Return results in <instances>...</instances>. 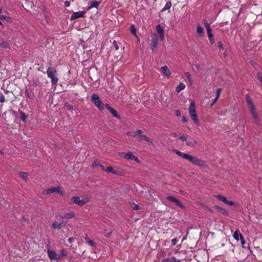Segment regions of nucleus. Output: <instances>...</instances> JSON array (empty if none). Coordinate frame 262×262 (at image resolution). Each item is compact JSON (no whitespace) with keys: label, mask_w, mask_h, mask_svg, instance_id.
Instances as JSON below:
<instances>
[{"label":"nucleus","mask_w":262,"mask_h":262,"mask_svg":"<svg viewBox=\"0 0 262 262\" xmlns=\"http://www.w3.org/2000/svg\"><path fill=\"white\" fill-rule=\"evenodd\" d=\"M121 155H124V158L126 160H132L136 161L137 163H139L140 161L138 158L135 156L131 152H128L127 153H120Z\"/></svg>","instance_id":"obj_9"},{"label":"nucleus","mask_w":262,"mask_h":262,"mask_svg":"<svg viewBox=\"0 0 262 262\" xmlns=\"http://www.w3.org/2000/svg\"><path fill=\"white\" fill-rule=\"evenodd\" d=\"M181 158L187 159L191 163L200 166L202 167L205 165V162L204 161H202L196 157H192L186 154H182L181 152Z\"/></svg>","instance_id":"obj_3"},{"label":"nucleus","mask_w":262,"mask_h":262,"mask_svg":"<svg viewBox=\"0 0 262 262\" xmlns=\"http://www.w3.org/2000/svg\"><path fill=\"white\" fill-rule=\"evenodd\" d=\"M5 101V98L2 92L0 91V102H4Z\"/></svg>","instance_id":"obj_37"},{"label":"nucleus","mask_w":262,"mask_h":262,"mask_svg":"<svg viewBox=\"0 0 262 262\" xmlns=\"http://www.w3.org/2000/svg\"><path fill=\"white\" fill-rule=\"evenodd\" d=\"M182 121L185 122L187 121L186 118L185 117H183Z\"/></svg>","instance_id":"obj_53"},{"label":"nucleus","mask_w":262,"mask_h":262,"mask_svg":"<svg viewBox=\"0 0 262 262\" xmlns=\"http://www.w3.org/2000/svg\"><path fill=\"white\" fill-rule=\"evenodd\" d=\"M241 235H242V234L240 233L239 230L237 229L233 233V236L235 240L238 241L241 237Z\"/></svg>","instance_id":"obj_22"},{"label":"nucleus","mask_w":262,"mask_h":262,"mask_svg":"<svg viewBox=\"0 0 262 262\" xmlns=\"http://www.w3.org/2000/svg\"><path fill=\"white\" fill-rule=\"evenodd\" d=\"M47 252H48V256L51 260H57L58 259L57 255L54 251L48 250L47 251Z\"/></svg>","instance_id":"obj_17"},{"label":"nucleus","mask_w":262,"mask_h":262,"mask_svg":"<svg viewBox=\"0 0 262 262\" xmlns=\"http://www.w3.org/2000/svg\"><path fill=\"white\" fill-rule=\"evenodd\" d=\"M66 252L65 250L64 249H62L60 251V254L58 255V256H57L58 259L62 258V257H63L64 256H66Z\"/></svg>","instance_id":"obj_31"},{"label":"nucleus","mask_w":262,"mask_h":262,"mask_svg":"<svg viewBox=\"0 0 262 262\" xmlns=\"http://www.w3.org/2000/svg\"><path fill=\"white\" fill-rule=\"evenodd\" d=\"M215 197L220 201L223 202L224 203L229 205V206H233L234 205V203L233 202L228 201L227 199L223 195L217 194L215 195Z\"/></svg>","instance_id":"obj_13"},{"label":"nucleus","mask_w":262,"mask_h":262,"mask_svg":"<svg viewBox=\"0 0 262 262\" xmlns=\"http://www.w3.org/2000/svg\"><path fill=\"white\" fill-rule=\"evenodd\" d=\"M99 4L100 3L99 2H97L96 1H93L91 3L90 5L88 7L87 10H90L93 8H97L98 7Z\"/></svg>","instance_id":"obj_20"},{"label":"nucleus","mask_w":262,"mask_h":262,"mask_svg":"<svg viewBox=\"0 0 262 262\" xmlns=\"http://www.w3.org/2000/svg\"><path fill=\"white\" fill-rule=\"evenodd\" d=\"M26 115L25 114V113H23V112H21L20 113V119L23 121H25L26 120Z\"/></svg>","instance_id":"obj_38"},{"label":"nucleus","mask_w":262,"mask_h":262,"mask_svg":"<svg viewBox=\"0 0 262 262\" xmlns=\"http://www.w3.org/2000/svg\"><path fill=\"white\" fill-rule=\"evenodd\" d=\"M100 164H99V163L97 162V161H95L93 164H92V167H96L97 166H99Z\"/></svg>","instance_id":"obj_41"},{"label":"nucleus","mask_w":262,"mask_h":262,"mask_svg":"<svg viewBox=\"0 0 262 262\" xmlns=\"http://www.w3.org/2000/svg\"><path fill=\"white\" fill-rule=\"evenodd\" d=\"M141 133V130H138L136 132L134 133L133 135L131 133H129V132H128L127 133V135L133 136V137H136V136H137V135H139V140H142L144 139L148 142L150 141V139L149 137H148L144 135H140Z\"/></svg>","instance_id":"obj_8"},{"label":"nucleus","mask_w":262,"mask_h":262,"mask_svg":"<svg viewBox=\"0 0 262 262\" xmlns=\"http://www.w3.org/2000/svg\"><path fill=\"white\" fill-rule=\"evenodd\" d=\"M204 26L206 28V31H207V33H209V32H212V30L211 29V27H210V24H208L207 22H205L204 23Z\"/></svg>","instance_id":"obj_30"},{"label":"nucleus","mask_w":262,"mask_h":262,"mask_svg":"<svg viewBox=\"0 0 262 262\" xmlns=\"http://www.w3.org/2000/svg\"><path fill=\"white\" fill-rule=\"evenodd\" d=\"M87 243L91 246L94 247L96 246L95 243L91 239L89 240V241L87 242Z\"/></svg>","instance_id":"obj_39"},{"label":"nucleus","mask_w":262,"mask_h":262,"mask_svg":"<svg viewBox=\"0 0 262 262\" xmlns=\"http://www.w3.org/2000/svg\"><path fill=\"white\" fill-rule=\"evenodd\" d=\"M160 71L163 74V75L165 77L167 78L170 77L171 75V72H170L168 67L166 66L161 67Z\"/></svg>","instance_id":"obj_15"},{"label":"nucleus","mask_w":262,"mask_h":262,"mask_svg":"<svg viewBox=\"0 0 262 262\" xmlns=\"http://www.w3.org/2000/svg\"><path fill=\"white\" fill-rule=\"evenodd\" d=\"M176 115L177 116H180V111H179V110H177L176 112Z\"/></svg>","instance_id":"obj_48"},{"label":"nucleus","mask_w":262,"mask_h":262,"mask_svg":"<svg viewBox=\"0 0 262 262\" xmlns=\"http://www.w3.org/2000/svg\"><path fill=\"white\" fill-rule=\"evenodd\" d=\"M85 14V11H78L74 12L71 17V20H74L79 18H82L84 17Z\"/></svg>","instance_id":"obj_10"},{"label":"nucleus","mask_w":262,"mask_h":262,"mask_svg":"<svg viewBox=\"0 0 262 262\" xmlns=\"http://www.w3.org/2000/svg\"><path fill=\"white\" fill-rule=\"evenodd\" d=\"M156 31L159 35L160 39L163 40L164 39V32L163 29L160 25H158L156 26Z\"/></svg>","instance_id":"obj_16"},{"label":"nucleus","mask_w":262,"mask_h":262,"mask_svg":"<svg viewBox=\"0 0 262 262\" xmlns=\"http://www.w3.org/2000/svg\"><path fill=\"white\" fill-rule=\"evenodd\" d=\"M179 260L177 259L174 257H171L168 258H164L162 262H178Z\"/></svg>","instance_id":"obj_23"},{"label":"nucleus","mask_w":262,"mask_h":262,"mask_svg":"<svg viewBox=\"0 0 262 262\" xmlns=\"http://www.w3.org/2000/svg\"><path fill=\"white\" fill-rule=\"evenodd\" d=\"M75 216V214L73 212H70L64 214L63 216H61L63 219H70L73 218Z\"/></svg>","instance_id":"obj_24"},{"label":"nucleus","mask_w":262,"mask_h":262,"mask_svg":"<svg viewBox=\"0 0 262 262\" xmlns=\"http://www.w3.org/2000/svg\"><path fill=\"white\" fill-rule=\"evenodd\" d=\"M19 176L24 180H26L28 176V173L27 172H21L19 173Z\"/></svg>","instance_id":"obj_33"},{"label":"nucleus","mask_w":262,"mask_h":262,"mask_svg":"<svg viewBox=\"0 0 262 262\" xmlns=\"http://www.w3.org/2000/svg\"><path fill=\"white\" fill-rule=\"evenodd\" d=\"M130 32L133 34L135 36L137 37V35L136 34V29L134 25H132L129 28Z\"/></svg>","instance_id":"obj_26"},{"label":"nucleus","mask_w":262,"mask_h":262,"mask_svg":"<svg viewBox=\"0 0 262 262\" xmlns=\"http://www.w3.org/2000/svg\"><path fill=\"white\" fill-rule=\"evenodd\" d=\"M171 3L170 2H167L166 3L165 6L164 7V8L162 9L161 11L163 12V11H165L166 10L169 9L171 7Z\"/></svg>","instance_id":"obj_28"},{"label":"nucleus","mask_w":262,"mask_h":262,"mask_svg":"<svg viewBox=\"0 0 262 262\" xmlns=\"http://www.w3.org/2000/svg\"><path fill=\"white\" fill-rule=\"evenodd\" d=\"M207 35H208V38L209 39L210 43L211 45H213L214 43V37H213V35L212 32L207 33Z\"/></svg>","instance_id":"obj_27"},{"label":"nucleus","mask_w":262,"mask_h":262,"mask_svg":"<svg viewBox=\"0 0 262 262\" xmlns=\"http://www.w3.org/2000/svg\"><path fill=\"white\" fill-rule=\"evenodd\" d=\"M189 114L190 118L193 121V122L198 126H200V123L198 120V116L196 112L195 103L194 101H191L189 108Z\"/></svg>","instance_id":"obj_2"},{"label":"nucleus","mask_w":262,"mask_h":262,"mask_svg":"<svg viewBox=\"0 0 262 262\" xmlns=\"http://www.w3.org/2000/svg\"><path fill=\"white\" fill-rule=\"evenodd\" d=\"M52 227L54 229H60L61 227V224L57 222L53 223Z\"/></svg>","instance_id":"obj_29"},{"label":"nucleus","mask_w":262,"mask_h":262,"mask_svg":"<svg viewBox=\"0 0 262 262\" xmlns=\"http://www.w3.org/2000/svg\"><path fill=\"white\" fill-rule=\"evenodd\" d=\"M181 142L183 144H185L186 145L191 146V147L194 146V144L193 142L191 141H187L186 138L185 137L181 136Z\"/></svg>","instance_id":"obj_18"},{"label":"nucleus","mask_w":262,"mask_h":262,"mask_svg":"<svg viewBox=\"0 0 262 262\" xmlns=\"http://www.w3.org/2000/svg\"><path fill=\"white\" fill-rule=\"evenodd\" d=\"M99 166L101 167V168L102 169V170L105 171L106 168H105V167L104 166L100 164Z\"/></svg>","instance_id":"obj_49"},{"label":"nucleus","mask_w":262,"mask_h":262,"mask_svg":"<svg viewBox=\"0 0 262 262\" xmlns=\"http://www.w3.org/2000/svg\"><path fill=\"white\" fill-rule=\"evenodd\" d=\"M176 153L177 154H178V155L180 156V151H176Z\"/></svg>","instance_id":"obj_56"},{"label":"nucleus","mask_w":262,"mask_h":262,"mask_svg":"<svg viewBox=\"0 0 262 262\" xmlns=\"http://www.w3.org/2000/svg\"><path fill=\"white\" fill-rule=\"evenodd\" d=\"M239 239L241 240V244L243 245L245 244V241L244 237L243 235H241V237H240Z\"/></svg>","instance_id":"obj_43"},{"label":"nucleus","mask_w":262,"mask_h":262,"mask_svg":"<svg viewBox=\"0 0 262 262\" xmlns=\"http://www.w3.org/2000/svg\"><path fill=\"white\" fill-rule=\"evenodd\" d=\"M56 192L60 195L63 194V192L61 188L59 186L54 187L48 189L47 190H45L43 191L44 194H51L53 192Z\"/></svg>","instance_id":"obj_7"},{"label":"nucleus","mask_w":262,"mask_h":262,"mask_svg":"<svg viewBox=\"0 0 262 262\" xmlns=\"http://www.w3.org/2000/svg\"><path fill=\"white\" fill-rule=\"evenodd\" d=\"M131 207L133 208V209L134 210H138L139 209V206L138 205H137V204H134V203H133L131 205Z\"/></svg>","instance_id":"obj_36"},{"label":"nucleus","mask_w":262,"mask_h":262,"mask_svg":"<svg viewBox=\"0 0 262 262\" xmlns=\"http://www.w3.org/2000/svg\"><path fill=\"white\" fill-rule=\"evenodd\" d=\"M185 88V85L181 82V90H184Z\"/></svg>","instance_id":"obj_50"},{"label":"nucleus","mask_w":262,"mask_h":262,"mask_svg":"<svg viewBox=\"0 0 262 262\" xmlns=\"http://www.w3.org/2000/svg\"><path fill=\"white\" fill-rule=\"evenodd\" d=\"M25 94L28 98H29V94L27 90L26 91Z\"/></svg>","instance_id":"obj_55"},{"label":"nucleus","mask_w":262,"mask_h":262,"mask_svg":"<svg viewBox=\"0 0 262 262\" xmlns=\"http://www.w3.org/2000/svg\"><path fill=\"white\" fill-rule=\"evenodd\" d=\"M158 36L156 34H154L152 35V39H151V49L153 51L157 49L158 48Z\"/></svg>","instance_id":"obj_11"},{"label":"nucleus","mask_w":262,"mask_h":262,"mask_svg":"<svg viewBox=\"0 0 262 262\" xmlns=\"http://www.w3.org/2000/svg\"><path fill=\"white\" fill-rule=\"evenodd\" d=\"M84 238H85V241H86V243H87V242H88V241H89V240H90V239L88 237V235H85V236Z\"/></svg>","instance_id":"obj_52"},{"label":"nucleus","mask_w":262,"mask_h":262,"mask_svg":"<svg viewBox=\"0 0 262 262\" xmlns=\"http://www.w3.org/2000/svg\"><path fill=\"white\" fill-rule=\"evenodd\" d=\"M89 201V199L88 198H84L81 200L78 196H74L71 199V202L72 203L76 204L80 206L84 205Z\"/></svg>","instance_id":"obj_6"},{"label":"nucleus","mask_w":262,"mask_h":262,"mask_svg":"<svg viewBox=\"0 0 262 262\" xmlns=\"http://www.w3.org/2000/svg\"><path fill=\"white\" fill-rule=\"evenodd\" d=\"M0 47L4 49H9L10 48L9 44L7 41L3 40H0Z\"/></svg>","instance_id":"obj_21"},{"label":"nucleus","mask_w":262,"mask_h":262,"mask_svg":"<svg viewBox=\"0 0 262 262\" xmlns=\"http://www.w3.org/2000/svg\"><path fill=\"white\" fill-rule=\"evenodd\" d=\"M217 45L220 50H222L223 49V44L221 41L217 42Z\"/></svg>","instance_id":"obj_42"},{"label":"nucleus","mask_w":262,"mask_h":262,"mask_svg":"<svg viewBox=\"0 0 262 262\" xmlns=\"http://www.w3.org/2000/svg\"><path fill=\"white\" fill-rule=\"evenodd\" d=\"M185 76L188 79L190 84H192V80L191 78V75L189 72L185 73Z\"/></svg>","instance_id":"obj_32"},{"label":"nucleus","mask_w":262,"mask_h":262,"mask_svg":"<svg viewBox=\"0 0 262 262\" xmlns=\"http://www.w3.org/2000/svg\"><path fill=\"white\" fill-rule=\"evenodd\" d=\"M167 199L172 202H174L178 206H180V202L172 196H168Z\"/></svg>","instance_id":"obj_25"},{"label":"nucleus","mask_w":262,"mask_h":262,"mask_svg":"<svg viewBox=\"0 0 262 262\" xmlns=\"http://www.w3.org/2000/svg\"><path fill=\"white\" fill-rule=\"evenodd\" d=\"M65 5H66V7H69L70 6V2H68V1H66L65 2Z\"/></svg>","instance_id":"obj_51"},{"label":"nucleus","mask_w":262,"mask_h":262,"mask_svg":"<svg viewBox=\"0 0 262 262\" xmlns=\"http://www.w3.org/2000/svg\"><path fill=\"white\" fill-rule=\"evenodd\" d=\"M222 91V89H220V88H219L217 89L216 90V97L217 98H219V97H220V93Z\"/></svg>","instance_id":"obj_40"},{"label":"nucleus","mask_w":262,"mask_h":262,"mask_svg":"<svg viewBox=\"0 0 262 262\" xmlns=\"http://www.w3.org/2000/svg\"><path fill=\"white\" fill-rule=\"evenodd\" d=\"M257 77L262 85V73L261 72H258L257 73Z\"/></svg>","instance_id":"obj_35"},{"label":"nucleus","mask_w":262,"mask_h":262,"mask_svg":"<svg viewBox=\"0 0 262 262\" xmlns=\"http://www.w3.org/2000/svg\"><path fill=\"white\" fill-rule=\"evenodd\" d=\"M111 234V232H110L109 233H108L107 236H110Z\"/></svg>","instance_id":"obj_57"},{"label":"nucleus","mask_w":262,"mask_h":262,"mask_svg":"<svg viewBox=\"0 0 262 262\" xmlns=\"http://www.w3.org/2000/svg\"><path fill=\"white\" fill-rule=\"evenodd\" d=\"M246 102L249 109L250 112L254 119V122L258 125L259 122V120L258 118V115L257 113L256 112L255 107L254 104L252 102V101L249 95H246Z\"/></svg>","instance_id":"obj_1"},{"label":"nucleus","mask_w":262,"mask_h":262,"mask_svg":"<svg viewBox=\"0 0 262 262\" xmlns=\"http://www.w3.org/2000/svg\"><path fill=\"white\" fill-rule=\"evenodd\" d=\"M74 238L73 237H70L68 239V242L70 243V244H72L73 243V242L74 241Z\"/></svg>","instance_id":"obj_46"},{"label":"nucleus","mask_w":262,"mask_h":262,"mask_svg":"<svg viewBox=\"0 0 262 262\" xmlns=\"http://www.w3.org/2000/svg\"><path fill=\"white\" fill-rule=\"evenodd\" d=\"M218 98L216 97L213 100V103L212 104V105H213L217 100Z\"/></svg>","instance_id":"obj_54"},{"label":"nucleus","mask_w":262,"mask_h":262,"mask_svg":"<svg viewBox=\"0 0 262 262\" xmlns=\"http://www.w3.org/2000/svg\"><path fill=\"white\" fill-rule=\"evenodd\" d=\"M2 13V9H0V13Z\"/></svg>","instance_id":"obj_58"},{"label":"nucleus","mask_w":262,"mask_h":262,"mask_svg":"<svg viewBox=\"0 0 262 262\" xmlns=\"http://www.w3.org/2000/svg\"><path fill=\"white\" fill-rule=\"evenodd\" d=\"M105 172L107 173H112L118 176L122 175V172L121 171H120L118 169H114V168L111 166L107 167L106 168Z\"/></svg>","instance_id":"obj_12"},{"label":"nucleus","mask_w":262,"mask_h":262,"mask_svg":"<svg viewBox=\"0 0 262 262\" xmlns=\"http://www.w3.org/2000/svg\"><path fill=\"white\" fill-rule=\"evenodd\" d=\"M196 33L200 37H202L204 35V29L199 24L196 25Z\"/></svg>","instance_id":"obj_19"},{"label":"nucleus","mask_w":262,"mask_h":262,"mask_svg":"<svg viewBox=\"0 0 262 262\" xmlns=\"http://www.w3.org/2000/svg\"><path fill=\"white\" fill-rule=\"evenodd\" d=\"M91 101L100 111H102L104 109L105 105L103 104L97 94H93L92 95Z\"/></svg>","instance_id":"obj_5"},{"label":"nucleus","mask_w":262,"mask_h":262,"mask_svg":"<svg viewBox=\"0 0 262 262\" xmlns=\"http://www.w3.org/2000/svg\"><path fill=\"white\" fill-rule=\"evenodd\" d=\"M176 91L177 92H180V84H179L176 88Z\"/></svg>","instance_id":"obj_47"},{"label":"nucleus","mask_w":262,"mask_h":262,"mask_svg":"<svg viewBox=\"0 0 262 262\" xmlns=\"http://www.w3.org/2000/svg\"><path fill=\"white\" fill-rule=\"evenodd\" d=\"M0 25H2V23L1 21H0Z\"/></svg>","instance_id":"obj_59"},{"label":"nucleus","mask_w":262,"mask_h":262,"mask_svg":"<svg viewBox=\"0 0 262 262\" xmlns=\"http://www.w3.org/2000/svg\"><path fill=\"white\" fill-rule=\"evenodd\" d=\"M56 70L53 68L50 67L47 69V74L48 77L51 79L52 85L56 84L58 81V78L56 76Z\"/></svg>","instance_id":"obj_4"},{"label":"nucleus","mask_w":262,"mask_h":262,"mask_svg":"<svg viewBox=\"0 0 262 262\" xmlns=\"http://www.w3.org/2000/svg\"><path fill=\"white\" fill-rule=\"evenodd\" d=\"M178 240L176 238L172 239L171 240V243L172 245H175L176 243H177Z\"/></svg>","instance_id":"obj_45"},{"label":"nucleus","mask_w":262,"mask_h":262,"mask_svg":"<svg viewBox=\"0 0 262 262\" xmlns=\"http://www.w3.org/2000/svg\"><path fill=\"white\" fill-rule=\"evenodd\" d=\"M113 45H114L116 50H118L119 49V47H118V45L117 43V42L115 40H114L113 41Z\"/></svg>","instance_id":"obj_44"},{"label":"nucleus","mask_w":262,"mask_h":262,"mask_svg":"<svg viewBox=\"0 0 262 262\" xmlns=\"http://www.w3.org/2000/svg\"><path fill=\"white\" fill-rule=\"evenodd\" d=\"M105 107L111 113H112L114 117L117 119L120 118V116L118 115L117 112L111 106H110L108 104H105Z\"/></svg>","instance_id":"obj_14"},{"label":"nucleus","mask_w":262,"mask_h":262,"mask_svg":"<svg viewBox=\"0 0 262 262\" xmlns=\"http://www.w3.org/2000/svg\"><path fill=\"white\" fill-rule=\"evenodd\" d=\"M0 19H2V20H7L8 22H10L11 20L10 17H7V16H4V15H1L0 16Z\"/></svg>","instance_id":"obj_34"}]
</instances>
